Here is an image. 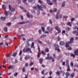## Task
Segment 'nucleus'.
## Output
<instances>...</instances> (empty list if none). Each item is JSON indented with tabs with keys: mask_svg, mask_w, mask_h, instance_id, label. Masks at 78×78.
Masks as SVG:
<instances>
[{
	"mask_svg": "<svg viewBox=\"0 0 78 78\" xmlns=\"http://www.w3.org/2000/svg\"><path fill=\"white\" fill-rule=\"evenodd\" d=\"M32 20H30L27 21H23L22 22H20L18 23V24L19 25H23V24H25V23H29L30 25H32Z\"/></svg>",
	"mask_w": 78,
	"mask_h": 78,
	"instance_id": "1",
	"label": "nucleus"
},
{
	"mask_svg": "<svg viewBox=\"0 0 78 78\" xmlns=\"http://www.w3.org/2000/svg\"><path fill=\"white\" fill-rule=\"evenodd\" d=\"M37 7L38 9H40V10H41V11H43V10L41 9V8H42L43 9H45L46 8V7H45V5H41L40 6L39 5H37Z\"/></svg>",
	"mask_w": 78,
	"mask_h": 78,
	"instance_id": "2",
	"label": "nucleus"
},
{
	"mask_svg": "<svg viewBox=\"0 0 78 78\" xmlns=\"http://www.w3.org/2000/svg\"><path fill=\"white\" fill-rule=\"evenodd\" d=\"M54 46L55 50H57L58 52H60V49L59 48V46L57 44H55Z\"/></svg>",
	"mask_w": 78,
	"mask_h": 78,
	"instance_id": "3",
	"label": "nucleus"
},
{
	"mask_svg": "<svg viewBox=\"0 0 78 78\" xmlns=\"http://www.w3.org/2000/svg\"><path fill=\"white\" fill-rule=\"evenodd\" d=\"M59 16H60V13H59V12H57L56 16V19H58L59 18Z\"/></svg>",
	"mask_w": 78,
	"mask_h": 78,
	"instance_id": "4",
	"label": "nucleus"
},
{
	"mask_svg": "<svg viewBox=\"0 0 78 78\" xmlns=\"http://www.w3.org/2000/svg\"><path fill=\"white\" fill-rule=\"evenodd\" d=\"M9 7L10 11H15V9L12 8V6L10 5H9Z\"/></svg>",
	"mask_w": 78,
	"mask_h": 78,
	"instance_id": "5",
	"label": "nucleus"
},
{
	"mask_svg": "<svg viewBox=\"0 0 78 78\" xmlns=\"http://www.w3.org/2000/svg\"><path fill=\"white\" fill-rule=\"evenodd\" d=\"M73 40H74V38L73 37H72L70 39V41L69 42L68 44H72L73 43Z\"/></svg>",
	"mask_w": 78,
	"mask_h": 78,
	"instance_id": "6",
	"label": "nucleus"
},
{
	"mask_svg": "<svg viewBox=\"0 0 78 78\" xmlns=\"http://www.w3.org/2000/svg\"><path fill=\"white\" fill-rule=\"evenodd\" d=\"M28 51H29L30 53H32V51L31 50V49L29 48H27V52L28 53Z\"/></svg>",
	"mask_w": 78,
	"mask_h": 78,
	"instance_id": "7",
	"label": "nucleus"
},
{
	"mask_svg": "<svg viewBox=\"0 0 78 78\" xmlns=\"http://www.w3.org/2000/svg\"><path fill=\"white\" fill-rule=\"evenodd\" d=\"M74 54L75 55L78 56V50H75L74 52Z\"/></svg>",
	"mask_w": 78,
	"mask_h": 78,
	"instance_id": "8",
	"label": "nucleus"
},
{
	"mask_svg": "<svg viewBox=\"0 0 78 78\" xmlns=\"http://www.w3.org/2000/svg\"><path fill=\"white\" fill-rule=\"evenodd\" d=\"M47 2V3L49 4V5H53V3H50V0H46Z\"/></svg>",
	"mask_w": 78,
	"mask_h": 78,
	"instance_id": "9",
	"label": "nucleus"
},
{
	"mask_svg": "<svg viewBox=\"0 0 78 78\" xmlns=\"http://www.w3.org/2000/svg\"><path fill=\"white\" fill-rule=\"evenodd\" d=\"M13 68H14V66H12L11 65H10L8 67L9 69H11V70L13 69Z\"/></svg>",
	"mask_w": 78,
	"mask_h": 78,
	"instance_id": "10",
	"label": "nucleus"
},
{
	"mask_svg": "<svg viewBox=\"0 0 78 78\" xmlns=\"http://www.w3.org/2000/svg\"><path fill=\"white\" fill-rule=\"evenodd\" d=\"M48 59L49 60H50L52 59V57L51 56H49L48 57H46L45 58V59Z\"/></svg>",
	"mask_w": 78,
	"mask_h": 78,
	"instance_id": "11",
	"label": "nucleus"
},
{
	"mask_svg": "<svg viewBox=\"0 0 78 78\" xmlns=\"http://www.w3.org/2000/svg\"><path fill=\"white\" fill-rule=\"evenodd\" d=\"M74 76H75V74H74V73H71L70 75V77L71 78H73V77H74Z\"/></svg>",
	"mask_w": 78,
	"mask_h": 78,
	"instance_id": "12",
	"label": "nucleus"
},
{
	"mask_svg": "<svg viewBox=\"0 0 78 78\" xmlns=\"http://www.w3.org/2000/svg\"><path fill=\"white\" fill-rule=\"evenodd\" d=\"M24 35L23 34H22L21 35H20L19 37L20 39H22Z\"/></svg>",
	"mask_w": 78,
	"mask_h": 78,
	"instance_id": "13",
	"label": "nucleus"
},
{
	"mask_svg": "<svg viewBox=\"0 0 78 78\" xmlns=\"http://www.w3.org/2000/svg\"><path fill=\"white\" fill-rule=\"evenodd\" d=\"M60 44L61 45H65V43L63 41H60Z\"/></svg>",
	"mask_w": 78,
	"mask_h": 78,
	"instance_id": "14",
	"label": "nucleus"
},
{
	"mask_svg": "<svg viewBox=\"0 0 78 78\" xmlns=\"http://www.w3.org/2000/svg\"><path fill=\"white\" fill-rule=\"evenodd\" d=\"M5 19H6V17H4L3 16H1V19L2 20H5Z\"/></svg>",
	"mask_w": 78,
	"mask_h": 78,
	"instance_id": "15",
	"label": "nucleus"
},
{
	"mask_svg": "<svg viewBox=\"0 0 78 78\" xmlns=\"http://www.w3.org/2000/svg\"><path fill=\"white\" fill-rule=\"evenodd\" d=\"M47 36L45 34L42 35L41 36V38H44L45 37Z\"/></svg>",
	"mask_w": 78,
	"mask_h": 78,
	"instance_id": "16",
	"label": "nucleus"
},
{
	"mask_svg": "<svg viewBox=\"0 0 78 78\" xmlns=\"http://www.w3.org/2000/svg\"><path fill=\"white\" fill-rule=\"evenodd\" d=\"M39 61L40 64H42V62L43 61V59H42V58H40L39 60Z\"/></svg>",
	"mask_w": 78,
	"mask_h": 78,
	"instance_id": "17",
	"label": "nucleus"
},
{
	"mask_svg": "<svg viewBox=\"0 0 78 78\" xmlns=\"http://www.w3.org/2000/svg\"><path fill=\"white\" fill-rule=\"evenodd\" d=\"M56 74L58 75V76H59V75H61V73H60V72L59 71H58L56 72Z\"/></svg>",
	"mask_w": 78,
	"mask_h": 78,
	"instance_id": "18",
	"label": "nucleus"
},
{
	"mask_svg": "<svg viewBox=\"0 0 78 78\" xmlns=\"http://www.w3.org/2000/svg\"><path fill=\"white\" fill-rule=\"evenodd\" d=\"M65 4H66V2H64L62 3V7H64V6H65Z\"/></svg>",
	"mask_w": 78,
	"mask_h": 78,
	"instance_id": "19",
	"label": "nucleus"
},
{
	"mask_svg": "<svg viewBox=\"0 0 78 78\" xmlns=\"http://www.w3.org/2000/svg\"><path fill=\"white\" fill-rule=\"evenodd\" d=\"M33 65H34V62H30L29 64V66H32Z\"/></svg>",
	"mask_w": 78,
	"mask_h": 78,
	"instance_id": "20",
	"label": "nucleus"
},
{
	"mask_svg": "<svg viewBox=\"0 0 78 78\" xmlns=\"http://www.w3.org/2000/svg\"><path fill=\"white\" fill-rule=\"evenodd\" d=\"M30 58V56H27L26 57H25V59H29Z\"/></svg>",
	"mask_w": 78,
	"mask_h": 78,
	"instance_id": "21",
	"label": "nucleus"
},
{
	"mask_svg": "<svg viewBox=\"0 0 78 78\" xmlns=\"http://www.w3.org/2000/svg\"><path fill=\"white\" fill-rule=\"evenodd\" d=\"M34 42H32V43L31 44V47H32L34 48Z\"/></svg>",
	"mask_w": 78,
	"mask_h": 78,
	"instance_id": "22",
	"label": "nucleus"
},
{
	"mask_svg": "<svg viewBox=\"0 0 78 78\" xmlns=\"http://www.w3.org/2000/svg\"><path fill=\"white\" fill-rule=\"evenodd\" d=\"M37 14L38 16L40 15V9H39V10H37Z\"/></svg>",
	"mask_w": 78,
	"mask_h": 78,
	"instance_id": "23",
	"label": "nucleus"
},
{
	"mask_svg": "<svg viewBox=\"0 0 78 78\" xmlns=\"http://www.w3.org/2000/svg\"><path fill=\"white\" fill-rule=\"evenodd\" d=\"M27 1V0H23V2L24 3L25 5H28V4L26 2Z\"/></svg>",
	"mask_w": 78,
	"mask_h": 78,
	"instance_id": "24",
	"label": "nucleus"
},
{
	"mask_svg": "<svg viewBox=\"0 0 78 78\" xmlns=\"http://www.w3.org/2000/svg\"><path fill=\"white\" fill-rule=\"evenodd\" d=\"M30 44L29 43H27V44H26V48H28V46H30Z\"/></svg>",
	"mask_w": 78,
	"mask_h": 78,
	"instance_id": "25",
	"label": "nucleus"
},
{
	"mask_svg": "<svg viewBox=\"0 0 78 78\" xmlns=\"http://www.w3.org/2000/svg\"><path fill=\"white\" fill-rule=\"evenodd\" d=\"M27 17H28V18H30V14H29V13L27 12Z\"/></svg>",
	"mask_w": 78,
	"mask_h": 78,
	"instance_id": "26",
	"label": "nucleus"
},
{
	"mask_svg": "<svg viewBox=\"0 0 78 78\" xmlns=\"http://www.w3.org/2000/svg\"><path fill=\"white\" fill-rule=\"evenodd\" d=\"M2 8H3V9H6L5 4H4L2 5Z\"/></svg>",
	"mask_w": 78,
	"mask_h": 78,
	"instance_id": "27",
	"label": "nucleus"
},
{
	"mask_svg": "<svg viewBox=\"0 0 78 78\" xmlns=\"http://www.w3.org/2000/svg\"><path fill=\"white\" fill-rule=\"evenodd\" d=\"M23 53H26V52H27V49H23Z\"/></svg>",
	"mask_w": 78,
	"mask_h": 78,
	"instance_id": "28",
	"label": "nucleus"
},
{
	"mask_svg": "<svg viewBox=\"0 0 78 78\" xmlns=\"http://www.w3.org/2000/svg\"><path fill=\"white\" fill-rule=\"evenodd\" d=\"M55 28L56 30H59V27L58 26H56L55 27Z\"/></svg>",
	"mask_w": 78,
	"mask_h": 78,
	"instance_id": "29",
	"label": "nucleus"
},
{
	"mask_svg": "<svg viewBox=\"0 0 78 78\" xmlns=\"http://www.w3.org/2000/svg\"><path fill=\"white\" fill-rule=\"evenodd\" d=\"M69 43H66V48H67V47H69Z\"/></svg>",
	"mask_w": 78,
	"mask_h": 78,
	"instance_id": "30",
	"label": "nucleus"
},
{
	"mask_svg": "<svg viewBox=\"0 0 78 78\" xmlns=\"http://www.w3.org/2000/svg\"><path fill=\"white\" fill-rule=\"evenodd\" d=\"M8 12L5 11V16H8Z\"/></svg>",
	"mask_w": 78,
	"mask_h": 78,
	"instance_id": "31",
	"label": "nucleus"
},
{
	"mask_svg": "<svg viewBox=\"0 0 78 78\" xmlns=\"http://www.w3.org/2000/svg\"><path fill=\"white\" fill-rule=\"evenodd\" d=\"M78 33V31L76 30L74 31L73 32V34H76V33Z\"/></svg>",
	"mask_w": 78,
	"mask_h": 78,
	"instance_id": "32",
	"label": "nucleus"
},
{
	"mask_svg": "<svg viewBox=\"0 0 78 78\" xmlns=\"http://www.w3.org/2000/svg\"><path fill=\"white\" fill-rule=\"evenodd\" d=\"M52 1L55 4V5H57V3H56V2L57 1L56 0H53Z\"/></svg>",
	"mask_w": 78,
	"mask_h": 78,
	"instance_id": "33",
	"label": "nucleus"
},
{
	"mask_svg": "<svg viewBox=\"0 0 78 78\" xmlns=\"http://www.w3.org/2000/svg\"><path fill=\"white\" fill-rule=\"evenodd\" d=\"M45 52H48L49 51V49L47 48L45 49Z\"/></svg>",
	"mask_w": 78,
	"mask_h": 78,
	"instance_id": "34",
	"label": "nucleus"
},
{
	"mask_svg": "<svg viewBox=\"0 0 78 78\" xmlns=\"http://www.w3.org/2000/svg\"><path fill=\"white\" fill-rule=\"evenodd\" d=\"M17 52H15L12 55L13 56L15 57L16 55H17Z\"/></svg>",
	"mask_w": 78,
	"mask_h": 78,
	"instance_id": "35",
	"label": "nucleus"
},
{
	"mask_svg": "<svg viewBox=\"0 0 78 78\" xmlns=\"http://www.w3.org/2000/svg\"><path fill=\"white\" fill-rule=\"evenodd\" d=\"M71 56L73 57V58H75V55L72 53H71Z\"/></svg>",
	"mask_w": 78,
	"mask_h": 78,
	"instance_id": "36",
	"label": "nucleus"
},
{
	"mask_svg": "<svg viewBox=\"0 0 78 78\" xmlns=\"http://www.w3.org/2000/svg\"><path fill=\"white\" fill-rule=\"evenodd\" d=\"M6 25H7V26H9V25H11V23H8L6 24Z\"/></svg>",
	"mask_w": 78,
	"mask_h": 78,
	"instance_id": "37",
	"label": "nucleus"
},
{
	"mask_svg": "<svg viewBox=\"0 0 78 78\" xmlns=\"http://www.w3.org/2000/svg\"><path fill=\"white\" fill-rule=\"evenodd\" d=\"M17 2L19 4H20L21 3V1L20 0H17Z\"/></svg>",
	"mask_w": 78,
	"mask_h": 78,
	"instance_id": "38",
	"label": "nucleus"
},
{
	"mask_svg": "<svg viewBox=\"0 0 78 78\" xmlns=\"http://www.w3.org/2000/svg\"><path fill=\"white\" fill-rule=\"evenodd\" d=\"M37 42H38V43H39V44H42V42L39 40H37Z\"/></svg>",
	"mask_w": 78,
	"mask_h": 78,
	"instance_id": "39",
	"label": "nucleus"
},
{
	"mask_svg": "<svg viewBox=\"0 0 78 78\" xmlns=\"http://www.w3.org/2000/svg\"><path fill=\"white\" fill-rule=\"evenodd\" d=\"M28 63H26L25 64V66L26 67H28L29 66Z\"/></svg>",
	"mask_w": 78,
	"mask_h": 78,
	"instance_id": "40",
	"label": "nucleus"
},
{
	"mask_svg": "<svg viewBox=\"0 0 78 78\" xmlns=\"http://www.w3.org/2000/svg\"><path fill=\"white\" fill-rule=\"evenodd\" d=\"M4 30L5 31H6L8 30V28L7 27H5L4 29Z\"/></svg>",
	"mask_w": 78,
	"mask_h": 78,
	"instance_id": "41",
	"label": "nucleus"
},
{
	"mask_svg": "<svg viewBox=\"0 0 78 78\" xmlns=\"http://www.w3.org/2000/svg\"><path fill=\"white\" fill-rule=\"evenodd\" d=\"M41 53L43 55H45V52L44 51H42L41 52Z\"/></svg>",
	"mask_w": 78,
	"mask_h": 78,
	"instance_id": "42",
	"label": "nucleus"
},
{
	"mask_svg": "<svg viewBox=\"0 0 78 78\" xmlns=\"http://www.w3.org/2000/svg\"><path fill=\"white\" fill-rule=\"evenodd\" d=\"M41 28L42 29L43 31H45V28H44V27H41Z\"/></svg>",
	"mask_w": 78,
	"mask_h": 78,
	"instance_id": "43",
	"label": "nucleus"
},
{
	"mask_svg": "<svg viewBox=\"0 0 78 78\" xmlns=\"http://www.w3.org/2000/svg\"><path fill=\"white\" fill-rule=\"evenodd\" d=\"M67 24L69 26H71V23L69 22H68L67 23Z\"/></svg>",
	"mask_w": 78,
	"mask_h": 78,
	"instance_id": "44",
	"label": "nucleus"
},
{
	"mask_svg": "<svg viewBox=\"0 0 78 78\" xmlns=\"http://www.w3.org/2000/svg\"><path fill=\"white\" fill-rule=\"evenodd\" d=\"M22 50H20V53H19V55H20H20H22Z\"/></svg>",
	"mask_w": 78,
	"mask_h": 78,
	"instance_id": "45",
	"label": "nucleus"
},
{
	"mask_svg": "<svg viewBox=\"0 0 78 78\" xmlns=\"http://www.w3.org/2000/svg\"><path fill=\"white\" fill-rule=\"evenodd\" d=\"M17 75H18V73H14V76H17Z\"/></svg>",
	"mask_w": 78,
	"mask_h": 78,
	"instance_id": "46",
	"label": "nucleus"
},
{
	"mask_svg": "<svg viewBox=\"0 0 78 78\" xmlns=\"http://www.w3.org/2000/svg\"><path fill=\"white\" fill-rule=\"evenodd\" d=\"M44 33L45 34H48V31H44Z\"/></svg>",
	"mask_w": 78,
	"mask_h": 78,
	"instance_id": "47",
	"label": "nucleus"
},
{
	"mask_svg": "<svg viewBox=\"0 0 78 78\" xmlns=\"http://www.w3.org/2000/svg\"><path fill=\"white\" fill-rule=\"evenodd\" d=\"M62 73V75L63 76H64V75H65V72L64 71H63Z\"/></svg>",
	"mask_w": 78,
	"mask_h": 78,
	"instance_id": "48",
	"label": "nucleus"
},
{
	"mask_svg": "<svg viewBox=\"0 0 78 78\" xmlns=\"http://www.w3.org/2000/svg\"><path fill=\"white\" fill-rule=\"evenodd\" d=\"M31 41L30 40V39H28L27 41V43H29V42Z\"/></svg>",
	"mask_w": 78,
	"mask_h": 78,
	"instance_id": "49",
	"label": "nucleus"
},
{
	"mask_svg": "<svg viewBox=\"0 0 78 78\" xmlns=\"http://www.w3.org/2000/svg\"><path fill=\"white\" fill-rule=\"evenodd\" d=\"M11 56V54H7L6 55V57L7 58H9Z\"/></svg>",
	"mask_w": 78,
	"mask_h": 78,
	"instance_id": "50",
	"label": "nucleus"
},
{
	"mask_svg": "<svg viewBox=\"0 0 78 78\" xmlns=\"http://www.w3.org/2000/svg\"><path fill=\"white\" fill-rule=\"evenodd\" d=\"M31 12H32V13H35V10L34 9H33L31 10Z\"/></svg>",
	"mask_w": 78,
	"mask_h": 78,
	"instance_id": "51",
	"label": "nucleus"
},
{
	"mask_svg": "<svg viewBox=\"0 0 78 78\" xmlns=\"http://www.w3.org/2000/svg\"><path fill=\"white\" fill-rule=\"evenodd\" d=\"M66 30L67 31H70V30L71 29H70V28L69 27H68L66 28Z\"/></svg>",
	"mask_w": 78,
	"mask_h": 78,
	"instance_id": "52",
	"label": "nucleus"
},
{
	"mask_svg": "<svg viewBox=\"0 0 78 78\" xmlns=\"http://www.w3.org/2000/svg\"><path fill=\"white\" fill-rule=\"evenodd\" d=\"M70 66H71V67H73V62L71 63Z\"/></svg>",
	"mask_w": 78,
	"mask_h": 78,
	"instance_id": "53",
	"label": "nucleus"
},
{
	"mask_svg": "<svg viewBox=\"0 0 78 78\" xmlns=\"http://www.w3.org/2000/svg\"><path fill=\"white\" fill-rule=\"evenodd\" d=\"M57 39H58V41H61V38H60V37H59L58 36V38H57Z\"/></svg>",
	"mask_w": 78,
	"mask_h": 78,
	"instance_id": "54",
	"label": "nucleus"
},
{
	"mask_svg": "<svg viewBox=\"0 0 78 78\" xmlns=\"http://www.w3.org/2000/svg\"><path fill=\"white\" fill-rule=\"evenodd\" d=\"M22 71L23 72H25V67H23V69H22Z\"/></svg>",
	"mask_w": 78,
	"mask_h": 78,
	"instance_id": "55",
	"label": "nucleus"
},
{
	"mask_svg": "<svg viewBox=\"0 0 78 78\" xmlns=\"http://www.w3.org/2000/svg\"><path fill=\"white\" fill-rule=\"evenodd\" d=\"M5 43L6 44V46H8V44H9V43H8V42H7L6 41L5 42Z\"/></svg>",
	"mask_w": 78,
	"mask_h": 78,
	"instance_id": "56",
	"label": "nucleus"
},
{
	"mask_svg": "<svg viewBox=\"0 0 78 78\" xmlns=\"http://www.w3.org/2000/svg\"><path fill=\"white\" fill-rule=\"evenodd\" d=\"M38 2L41 4H42V2H41V0H38Z\"/></svg>",
	"mask_w": 78,
	"mask_h": 78,
	"instance_id": "57",
	"label": "nucleus"
},
{
	"mask_svg": "<svg viewBox=\"0 0 78 78\" xmlns=\"http://www.w3.org/2000/svg\"><path fill=\"white\" fill-rule=\"evenodd\" d=\"M54 58L56 59V55H55V54H53Z\"/></svg>",
	"mask_w": 78,
	"mask_h": 78,
	"instance_id": "58",
	"label": "nucleus"
},
{
	"mask_svg": "<svg viewBox=\"0 0 78 78\" xmlns=\"http://www.w3.org/2000/svg\"><path fill=\"white\" fill-rule=\"evenodd\" d=\"M56 11H57V9L56 8H54L53 10V11L54 12H56Z\"/></svg>",
	"mask_w": 78,
	"mask_h": 78,
	"instance_id": "59",
	"label": "nucleus"
},
{
	"mask_svg": "<svg viewBox=\"0 0 78 78\" xmlns=\"http://www.w3.org/2000/svg\"><path fill=\"white\" fill-rule=\"evenodd\" d=\"M52 74V71H51L49 72V75L50 76H51V75Z\"/></svg>",
	"mask_w": 78,
	"mask_h": 78,
	"instance_id": "60",
	"label": "nucleus"
},
{
	"mask_svg": "<svg viewBox=\"0 0 78 78\" xmlns=\"http://www.w3.org/2000/svg\"><path fill=\"white\" fill-rule=\"evenodd\" d=\"M68 50H72V48L70 47H68Z\"/></svg>",
	"mask_w": 78,
	"mask_h": 78,
	"instance_id": "61",
	"label": "nucleus"
},
{
	"mask_svg": "<svg viewBox=\"0 0 78 78\" xmlns=\"http://www.w3.org/2000/svg\"><path fill=\"white\" fill-rule=\"evenodd\" d=\"M35 70L36 72H38L39 71V69L38 68H35Z\"/></svg>",
	"mask_w": 78,
	"mask_h": 78,
	"instance_id": "62",
	"label": "nucleus"
},
{
	"mask_svg": "<svg viewBox=\"0 0 78 78\" xmlns=\"http://www.w3.org/2000/svg\"><path fill=\"white\" fill-rule=\"evenodd\" d=\"M49 23L51 24L52 23V21H51V20H49Z\"/></svg>",
	"mask_w": 78,
	"mask_h": 78,
	"instance_id": "63",
	"label": "nucleus"
},
{
	"mask_svg": "<svg viewBox=\"0 0 78 78\" xmlns=\"http://www.w3.org/2000/svg\"><path fill=\"white\" fill-rule=\"evenodd\" d=\"M9 37L8 35H6L4 37V38H8Z\"/></svg>",
	"mask_w": 78,
	"mask_h": 78,
	"instance_id": "64",
	"label": "nucleus"
}]
</instances>
